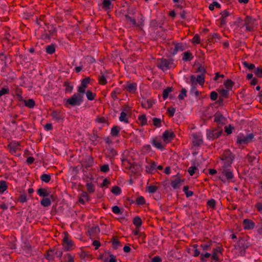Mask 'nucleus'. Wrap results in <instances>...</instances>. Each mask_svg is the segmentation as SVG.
<instances>
[{
	"mask_svg": "<svg viewBox=\"0 0 262 262\" xmlns=\"http://www.w3.org/2000/svg\"><path fill=\"white\" fill-rule=\"evenodd\" d=\"M157 67L163 72L167 70L174 68L176 64L172 58L166 59L164 58H158L157 60Z\"/></svg>",
	"mask_w": 262,
	"mask_h": 262,
	"instance_id": "obj_1",
	"label": "nucleus"
},
{
	"mask_svg": "<svg viewBox=\"0 0 262 262\" xmlns=\"http://www.w3.org/2000/svg\"><path fill=\"white\" fill-rule=\"evenodd\" d=\"M83 101V95L81 94L75 93L70 98L66 100L64 105L67 107H69L70 106H79L81 105Z\"/></svg>",
	"mask_w": 262,
	"mask_h": 262,
	"instance_id": "obj_2",
	"label": "nucleus"
},
{
	"mask_svg": "<svg viewBox=\"0 0 262 262\" xmlns=\"http://www.w3.org/2000/svg\"><path fill=\"white\" fill-rule=\"evenodd\" d=\"M223 133V129L217 126L216 127H211L206 130V136L208 140H215L220 137Z\"/></svg>",
	"mask_w": 262,
	"mask_h": 262,
	"instance_id": "obj_3",
	"label": "nucleus"
},
{
	"mask_svg": "<svg viewBox=\"0 0 262 262\" xmlns=\"http://www.w3.org/2000/svg\"><path fill=\"white\" fill-rule=\"evenodd\" d=\"M254 135L252 133L247 134L246 136L242 134H240L236 137V143L240 145H247L252 141Z\"/></svg>",
	"mask_w": 262,
	"mask_h": 262,
	"instance_id": "obj_4",
	"label": "nucleus"
},
{
	"mask_svg": "<svg viewBox=\"0 0 262 262\" xmlns=\"http://www.w3.org/2000/svg\"><path fill=\"white\" fill-rule=\"evenodd\" d=\"M64 237L62 239V245L65 251H69L74 248V244L71 240L69 239V233L67 231L63 232Z\"/></svg>",
	"mask_w": 262,
	"mask_h": 262,
	"instance_id": "obj_5",
	"label": "nucleus"
},
{
	"mask_svg": "<svg viewBox=\"0 0 262 262\" xmlns=\"http://www.w3.org/2000/svg\"><path fill=\"white\" fill-rule=\"evenodd\" d=\"M193 141L192 143L194 146H200L203 144V140L201 134L193 133L192 134Z\"/></svg>",
	"mask_w": 262,
	"mask_h": 262,
	"instance_id": "obj_6",
	"label": "nucleus"
},
{
	"mask_svg": "<svg viewBox=\"0 0 262 262\" xmlns=\"http://www.w3.org/2000/svg\"><path fill=\"white\" fill-rule=\"evenodd\" d=\"M220 158L223 161H233L234 159V155L229 149H226L224 151Z\"/></svg>",
	"mask_w": 262,
	"mask_h": 262,
	"instance_id": "obj_7",
	"label": "nucleus"
},
{
	"mask_svg": "<svg viewBox=\"0 0 262 262\" xmlns=\"http://www.w3.org/2000/svg\"><path fill=\"white\" fill-rule=\"evenodd\" d=\"M223 249L220 247H217L216 248L213 249V252L211 256V259L215 260L216 262H221V259L219 257L217 253H220L222 254Z\"/></svg>",
	"mask_w": 262,
	"mask_h": 262,
	"instance_id": "obj_8",
	"label": "nucleus"
},
{
	"mask_svg": "<svg viewBox=\"0 0 262 262\" xmlns=\"http://www.w3.org/2000/svg\"><path fill=\"white\" fill-rule=\"evenodd\" d=\"M0 60L4 63V67H7L8 62L10 63L12 62V55L7 54H5L4 53H0Z\"/></svg>",
	"mask_w": 262,
	"mask_h": 262,
	"instance_id": "obj_9",
	"label": "nucleus"
},
{
	"mask_svg": "<svg viewBox=\"0 0 262 262\" xmlns=\"http://www.w3.org/2000/svg\"><path fill=\"white\" fill-rule=\"evenodd\" d=\"M174 137V133L173 132H169L168 130H166L162 135L163 139L165 142H170Z\"/></svg>",
	"mask_w": 262,
	"mask_h": 262,
	"instance_id": "obj_10",
	"label": "nucleus"
},
{
	"mask_svg": "<svg viewBox=\"0 0 262 262\" xmlns=\"http://www.w3.org/2000/svg\"><path fill=\"white\" fill-rule=\"evenodd\" d=\"M124 86L127 92L131 94H135L137 90V84L136 83H129L127 82Z\"/></svg>",
	"mask_w": 262,
	"mask_h": 262,
	"instance_id": "obj_11",
	"label": "nucleus"
},
{
	"mask_svg": "<svg viewBox=\"0 0 262 262\" xmlns=\"http://www.w3.org/2000/svg\"><path fill=\"white\" fill-rule=\"evenodd\" d=\"M243 225L244 229L251 230L254 228L255 223L250 219H245L243 222Z\"/></svg>",
	"mask_w": 262,
	"mask_h": 262,
	"instance_id": "obj_12",
	"label": "nucleus"
},
{
	"mask_svg": "<svg viewBox=\"0 0 262 262\" xmlns=\"http://www.w3.org/2000/svg\"><path fill=\"white\" fill-rule=\"evenodd\" d=\"M124 162L126 161L127 162V165L126 168L127 169L130 170L132 173H133L135 174H136L138 173L139 166L136 163H135V162L130 163L127 160H124Z\"/></svg>",
	"mask_w": 262,
	"mask_h": 262,
	"instance_id": "obj_13",
	"label": "nucleus"
},
{
	"mask_svg": "<svg viewBox=\"0 0 262 262\" xmlns=\"http://www.w3.org/2000/svg\"><path fill=\"white\" fill-rule=\"evenodd\" d=\"M220 14L222 15V16L219 20L220 21V27H223L226 23V18L229 16L230 14L227 10H225L221 12Z\"/></svg>",
	"mask_w": 262,
	"mask_h": 262,
	"instance_id": "obj_14",
	"label": "nucleus"
},
{
	"mask_svg": "<svg viewBox=\"0 0 262 262\" xmlns=\"http://www.w3.org/2000/svg\"><path fill=\"white\" fill-rule=\"evenodd\" d=\"M101 6L103 10L108 12L113 9L114 5L111 0H103Z\"/></svg>",
	"mask_w": 262,
	"mask_h": 262,
	"instance_id": "obj_15",
	"label": "nucleus"
},
{
	"mask_svg": "<svg viewBox=\"0 0 262 262\" xmlns=\"http://www.w3.org/2000/svg\"><path fill=\"white\" fill-rule=\"evenodd\" d=\"M245 26L246 28V30L248 31H252L253 30L254 27L252 22V18L250 16H246L245 20Z\"/></svg>",
	"mask_w": 262,
	"mask_h": 262,
	"instance_id": "obj_16",
	"label": "nucleus"
},
{
	"mask_svg": "<svg viewBox=\"0 0 262 262\" xmlns=\"http://www.w3.org/2000/svg\"><path fill=\"white\" fill-rule=\"evenodd\" d=\"M60 113V111L54 110L52 112L51 115L53 119L57 122H59L61 120H63L64 118Z\"/></svg>",
	"mask_w": 262,
	"mask_h": 262,
	"instance_id": "obj_17",
	"label": "nucleus"
},
{
	"mask_svg": "<svg viewBox=\"0 0 262 262\" xmlns=\"http://www.w3.org/2000/svg\"><path fill=\"white\" fill-rule=\"evenodd\" d=\"M146 161L148 163V164L145 166L146 171L147 172L151 173L153 170H155L157 164L155 161L152 160H149V162H148L147 159H146Z\"/></svg>",
	"mask_w": 262,
	"mask_h": 262,
	"instance_id": "obj_18",
	"label": "nucleus"
},
{
	"mask_svg": "<svg viewBox=\"0 0 262 262\" xmlns=\"http://www.w3.org/2000/svg\"><path fill=\"white\" fill-rule=\"evenodd\" d=\"M220 170L227 180H231L233 178V173L230 169H220Z\"/></svg>",
	"mask_w": 262,
	"mask_h": 262,
	"instance_id": "obj_19",
	"label": "nucleus"
},
{
	"mask_svg": "<svg viewBox=\"0 0 262 262\" xmlns=\"http://www.w3.org/2000/svg\"><path fill=\"white\" fill-rule=\"evenodd\" d=\"M49 188H40L37 190V193L40 196L43 198H47L49 196L50 191L49 190Z\"/></svg>",
	"mask_w": 262,
	"mask_h": 262,
	"instance_id": "obj_20",
	"label": "nucleus"
},
{
	"mask_svg": "<svg viewBox=\"0 0 262 262\" xmlns=\"http://www.w3.org/2000/svg\"><path fill=\"white\" fill-rule=\"evenodd\" d=\"M88 232L90 236H94L100 233V230L98 225H93L89 228Z\"/></svg>",
	"mask_w": 262,
	"mask_h": 262,
	"instance_id": "obj_21",
	"label": "nucleus"
},
{
	"mask_svg": "<svg viewBox=\"0 0 262 262\" xmlns=\"http://www.w3.org/2000/svg\"><path fill=\"white\" fill-rule=\"evenodd\" d=\"M214 117V122H216L219 124L221 123L225 120V118L223 116V115L221 114V113L219 111L215 113Z\"/></svg>",
	"mask_w": 262,
	"mask_h": 262,
	"instance_id": "obj_22",
	"label": "nucleus"
},
{
	"mask_svg": "<svg viewBox=\"0 0 262 262\" xmlns=\"http://www.w3.org/2000/svg\"><path fill=\"white\" fill-rule=\"evenodd\" d=\"M45 257L49 261H54L55 260L53 249H49L46 251Z\"/></svg>",
	"mask_w": 262,
	"mask_h": 262,
	"instance_id": "obj_23",
	"label": "nucleus"
},
{
	"mask_svg": "<svg viewBox=\"0 0 262 262\" xmlns=\"http://www.w3.org/2000/svg\"><path fill=\"white\" fill-rule=\"evenodd\" d=\"M185 47L182 43H176L175 44L174 49L171 52V54L175 55L178 51H183L184 50Z\"/></svg>",
	"mask_w": 262,
	"mask_h": 262,
	"instance_id": "obj_24",
	"label": "nucleus"
},
{
	"mask_svg": "<svg viewBox=\"0 0 262 262\" xmlns=\"http://www.w3.org/2000/svg\"><path fill=\"white\" fill-rule=\"evenodd\" d=\"M84 181H85L86 182L85 186L86 187L87 191L90 193H94L95 191V185L91 182H89V181L88 180H85V179H84Z\"/></svg>",
	"mask_w": 262,
	"mask_h": 262,
	"instance_id": "obj_25",
	"label": "nucleus"
},
{
	"mask_svg": "<svg viewBox=\"0 0 262 262\" xmlns=\"http://www.w3.org/2000/svg\"><path fill=\"white\" fill-rule=\"evenodd\" d=\"M121 127L119 126H114L111 129V135L113 137H118Z\"/></svg>",
	"mask_w": 262,
	"mask_h": 262,
	"instance_id": "obj_26",
	"label": "nucleus"
},
{
	"mask_svg": "<svg viewBox=\"0 0 262 262\" xmlns=\"http://www.w3.org/2000/svg\"><path fill=\"white\" fill-rule=\"evenodd\" d=\"M20 146V144L18 142H13L9 144L8 147L10 148V151L11 152H16V150Z\"/></svg>",
	"mask_w": 262,
	"mask_h": 262,
	"instance_id": "obj_27",
	"label": "nucleus"
},
{
	"mask_svg": "<svg viewBox=\"0 0 262 262\" xmlns=\"http://www.w3.org/2000/svg\"><path fill=\"white\" fill-rule=\"evenodd\" d=\"M239 247L240 249L246 250L249 247V243L248 242L245 241L242 238H240L238 240Z\"/></svg>",
	"mask_w": 262,
	"mask_h": 262,
	"instance_id": "obj_28",
	"label": "nucleus"
},
{
	"mask_svg": "<svg viewBox=\"0 0 262 262\" xmlns=\"http://www.w3.org/2000/svg\"><path fill=\"white\" fill-rule=\"evenodd\" d=\"M190 83L191 84L192 88L190 90V93H192L194 90L196 89V78L195 76L193 75H191L190 79Z\"/></svg>",
	"mask_w": 262,
	"mask_h": 262,
	"instance_id": "obj_29",
	"label": "nucleus"
},
{
	"mask_svg": "<svg viewBox=\"0 0 262 262\" xmlns=\"http://www.w3.org/2000/svg\"><path fill=\"white\" fill-rule=\"evenodd\" d=\"M193 58L192 54L190 51H188L183 53V60L185 61H188L191 60Z\"/></svg>",
	"mask_w": 262,
	"mask_h": 262,
	"instance_id": "obj_30",
	"label": "nucleus"
},
{
	"mask_svg": "<svg viewBox=\"0 0 262 262\" xmlns=\"http://www.w3.org/2000/svg\"><path fill=\"white\" fill-rule=\"evenodd\" d=\"M151 144L159 149L162 150L164 148V147L162 145L161 142L160 140H158L157 138H154L152 140Z\"/></svg>",
	"mask_w": 262,
	"mask_h": 262,
	"instance_id": "obj_31",
	"label": "nucleus"
},
{
	"mask_svg": "<svg viewBox=\"0 0 262 262\" xmlns=\"http://www.w3.org/2000/svg\"><path fill=\"white\" fill-rule=\"evenodd\" d=\"M217 91L220 94V96L224 98H228L229 97V90L224 89H219Z\"/></svg>",
	"mask_w": 262,
	"mask_h": 262,
	"instance_id": "obj_32",
	"label": "nucleus"
},
{
	"mask_svg": "<svg viewBox=\"0 0 262 262\" xmlns=\"http://www.w3.org/2000/svg\"><path fill=\"white\" fill-rule=\"evenodd\" d=\"M182 180L180 178H177L174 180L171 181V186L175 189L179 188L181 186Z\"/></svg>",
	"mask_w": 262,
	"mask_h": 262,
	"instance_id": "obj_33",
	"label": "nucleus"
},
{
	"mask_svg": "<svg viewBox=\"0 0 262 262\" xmlns=\"http://www.w3.org/2000/svg\"><path fill=\"white\" fill-rule=\"evenodd\" d=\"M133 224L137 229L140 228L142 224V221L141 217L139 216L135 217L133 220Z\"/></svg>",
	"mask_w": 262,
	"mask_h": 262,
	"instance_id": "obj_34",
	"label": "nucleus"
},
{
	"mask_svg": "<svg viewBox=\"0 0 262 262\" xmlns=\"http://www.w3.org/2000/svg\"><path fill=\"white\" fill-rule=\"evenodd\" d=\"M40 204L43 207H49L51 204L50 199L48 198H43L40 201Z\"/></svg>",
	"mask_w": 262,
	"mask_h": 262,
	"instance_id": "obj_35",
	"label": "nucleus"
},
{
	"mask_svg": "<svg viewBox=\"0 0 262 262\" xmlns=\"http://www.w3.org/2000/svg\"><path fill=\"white\" fill-rule=\"evenodd\" d=\"M173 91L172 87L168 86L163 90V98L164 100L167 99L169 96V94Z\"/></svg>",
	"mask_w": 262,
	"mask_h": 262,
	"instance_id": "obj_36",
	"label": "nucleus"
},
{
	"mask_svg": "<svg viewBox=\"0 0 262 262\" xmlns=\"http://www.w3.org/2000/svg\"><path fill=\"white\" fill-rule=\"evenodd\" d=\"M25 105L30 108H33L35 105V101L33 99H29L27 100H24Z\"/></svg>",
	"mask_w": 262,
	"mask_h": 262,
	"instance_id": "obj_37",
	"label": "nucleus"
},
{
	"mask_svg": "<svg viewBox=\"0 0 262 262\" xmlns=\"http://www.w3.org/2000/svg\"><path fill=\"white\" fill-rule=\"evenodd\" d=\"M138 120L139 123L142 125L144 126L147 124V118L145 114H142L138 117Z\"/></svg>",
	"mask_w": 262,
	"mask_h": 262,
	"instance_id": "obj_38",
	"label": "nucleus"
},
{
	"mask_svg": "<svg viewBox=\"0 0 262 262\" xmlns=\"http://www.w3.org/2000/svg\"><path fill=\"white\" fill-rule=\"evenodd\" d=\"M141 105L145 108H150L152 105V101L151 99H147L144 102H142Z\"/></svg>",
	"mask_w": 262,
	"mask_h": 262,
	"instance_id": "obj_39",
	"label": "nucleus"
},
{
	"mask_svg": "<svg viewBox=\"0 0 262 262\" xmlns=\"http://www.w3.org/2000/svg\"><path fill=\"white\" fill-rule=\"evenodd\" d=\"M8 188L7 183L6 181H0V193L2 194Z\"/></svg>",
	"mask_w": 262,
	"mask_h": 262,
	"instance_id": "obj_40",
	"label": "nucleus"
},
{
	"mask_svg": "<svg viewBox=\"0 0 262 262\" xmlns=\"http://www.w3.org/2000/svg\"><path fill=\"white\" fill-rule=\"evenodd\" d=\"M46 52L49 54H53L55 52V45L51 44L46 47Z\"/></svg>",
	"mask_w": 262,
	"mask_h": 262,
	"instance_id": "obj_41",
	"label": "nucleus"
},
{
	"mask_svg": "<svg viewBox=\"0 0 262 262\" xmlns=\"http://www.w3.org/2000/svg\"><path fill=\"white\" fill-rule=\"evenodd\" d=\"M112 242L115 249H117L118 247L121 246L120 242L115 236L113 237Z\"/></svg>",
	"mask_w": 262,
	"mask_h": 262,
	"instance_id": "obj_42",
	"label": "nucleus"
},
{
	"mask_svg": "<svg viewBox=\"0 0 262 262\" xmlns=\"http://www.w3.org/2000/svg\"><path fill=\"white\" fill-rule=\"evenodd\" d=\"M234 82L232 81L231 79H227L224 82V85L227 90H230L232 89L233 86L234 85Z\"/></svg>",
	"mask_w": 262,
	"mask_h": 262,
	"instance_id": "obj_43",
	"label": "nucleus"
},
{
	"mask_svg": "<svg viewBox=\"0 0 262 262\" xmlns=\"http://www.w3.org/2000/svg\"><path fill=\"white\" fill-rule=\"evenodd\" d=\"M98 82L99 84L103 85H105L107 82L105 77L102 73H101V75L98 77Z\"/></svg>",
	"mask_w": 262,
	"mask_h": 262,
	"instance_id": "obj_44",
	"label": "nucleus"
},
{
	"mask_svg": "<svg viewBox=\"0 0 262 262\" xmlns=\"http://www.w3.org/2000/svg\"><path fill=\"white\" fill-rule=\"evenodd\" d=\"M85 94L88 99L91 101L94 100L96 96L95 93H93L90 90H88Z\"/></svg>",
	"mask_w": 262,
	"mask_h": 262,
	"instance_id": "obj_45",
	"label": "nucleus"
},
{
	"mask_svg": "<svg viewBox=\"0 0 262 262\" xmlns=\"http://www.w3.org/2000/svg\"><path fill=\"white\" fill-rule=\"evenodd\" d=\"M196 82L200 85H203L205 82V75L203 74L199 75L196 77Z\"/></svg>",
	"mask_w": 262,
	"mask_h": 262,
	"instance_id": "obj_46",
	"label": "nucleus"
},
{
	"mask_svg": "<svg viewBox=\"0 0 262 262\" xmlns=\"http://www.w3.org/2000/svg\"><path fill=\"white\" fill-rule=\"evenodd\" d=\"M212 244V241H209L207 244H201V247L204 251H207L211 248Z\"/></svg>",
	"mask_w": 262,
	"mask_h": 262,
	"instance_id": "obj_47",
	"label": "nucleus"
},
{
	"mask_svg": "<svg viewBox=\"0 0 262 262\" xmlns=\"http://www.w3.org/2000/svg\"><path fill=\"white\" fill-rule=\"evenodd\" d=\"M146 189L149 193H154L158 190V187L157 186L151 185L147 186Z\"/></svg>",
	"mask_w": 262,
	"mask_h": 262,
	"instance_id": "obj_48",
	"label": "nucleus"
},
{
	"mask_svg": "<svg viewBox=\"0 0 262 262\" xmlns=\"http://www.w3.org/2000/svg\"><path fill=\"white\" fill-rule=\"evenodd\" d=\"M53 252L54 253V256L56 255L57 257L59 258V259H61L62 256V251L59 249H56L54 248L53 249Z\"/></svg>",
	"mask_w": 262,
	"mask_h": 262,
	"instance_id": "obj_49",
	"label": "nucleus"
},
{
	"mask_svg": "<svg viewBox=\"0 0 262 262\" xmlns=\"http://www.w3.org/2000/svg\"><path fill=\"white\" fill-rule=\"evenodd\" d=\"M63 86L66 87V92H72L73 89V86L70 85L69 81H64L63 83Z\"/></svg>",
	"mask_w": 262,
	"mask_h": 262,
	"instance_id": "obj_50",
	"label": "nucleus"
},
{
	"mask_svg": "<svg viewBox=\"0 0 262 262\" xmlns=\"http://www.w3.org/2000/svg\"><path fill=\"white\" fill-rule=\"evenodd\" d=\"M152 122L153 125L157 127H160L162 125V121L160 118H154L152 119Z\"/></svg>",
	"mask_w": 262,
	"mask_h": 262,
	"instance_id": "obj_51",
	"label": "nucleus"
},
{
	"mask_svg": "<svg viewBox=\"0 0 262 262\" xmlns=\"http://www.w3.org/2000/svg\"><path fill=\"white\" fill-rule=\"evenodd\" d=\"M91 80V79L90 78V77L85 78L81 80L80 85H82L83 87L87 88L88 84L90 83Z\"/></svg>",
	"mask_w": 262,
	"mask_h": 262,
	"instance_id": "obj_52",
	"label": "nucleus"
},
{
	"mask_svg": "<svg viewBox=\"0 0 262 262\" xmlns=\"http://www.w3.org/2000/svg\"><path fill=\"white\" fill-rule=\"evenodd\" d=\"M117 154V151L113 148H110L108 150V156L110 158H114Z\"/></svg>",
	"mask_w": 262,
	"mask_h": 262,
	"instance_id": "obj_53",
	"label": "nucleus"
},
{
	"mask_svg": "<svg viewBox=\"0 0 262 262\" xmlns=\"http://www.w3.org/2000/svg\"><path fill=\"white\" fill-rule=\"evenodd\" d=\"M189 186L186 185L183 187V191L185 192L187 197L191 196L193 194V192L192 191H189Z\"/></svg>",
	"mask_w": 262,
	"mask_h": 262,
	"instance_id": "obj_54",
	"label": "nucleus"
},
{
	"mask_svg": "<svg viewBox=\"0 0 262 262\" xmlns=\"http://www.w3.org/2000/svg\"><path fill=\"white\" fill-rule=\"evenodd\" d=\"M111 192L115 195H119L121 193V188L118 186L113 187Z\"/></svg>",
	"mask_w": 262,
	"mask_h": 262,
	"instance_id": "obj_55",
	"label": "nucleus"
},
{
	"mask_svg": "<svg viewBox=\"0 0 262 262\" xmlns=\"http://www.w3.org/2000/svg\"><path fill=\"white\" fill-rule=\"evenodd\" d=\"M126 113L124 111L122 112L120 114V116L119 117V120L120 121H123L125 123H128V119L126 118Z\"/></svg>",
	"mask_w": 262,
	"mask_h": 262,
	"instance_id": "obj_56",
	"label": "nucleus"
},
{
	"mask_svg": "<svg viewBox=\"0 0 262 262\" xmlns=\"http://www.w3.org/2000/svg\"><path fill=\"white\" fill-rule=\"evenodd\" d=\"M40 179L43 182L48 183L51 180V176L44 173L41 176Z\"/></svg>",
	"mask_w": 262,
	"mask_h": 262,
	"instance_id": "obj_57",
	"label": "nucleus"
},
{
	"mask_svg": "<svg viewBox=\"0 0 262 262\" xmlns=\"http://www.w3.org/2000/svg\"><path fill=\"white\" fill-rule=\"evenodd\" d=\"M136 204L138 205H143L145 204V200L143 196H138L136 200Z\"/></svg>",
	"mask_w": 262,
	"mask_h": 262,
	"instance_id": "obj_58",
	"label": "nucleus"
},
{
	"mask_svg": "<svg viewBox=\"0 0 262 262\" xmlns=\"http://www.w3.org/2000/svg\"><path fill=\"white\" fill-rule=\"evenodd\" d=\"M184 97H187V90L185 88H183L178 96V98L179 100H183Z\"/></svg>",
	"mask_w": 262,
	"mask_h": 262,
	"instance_id": "obj_59",
	"label": "nucleus"
},
{
	"mask_svg": "<svg viewBox=\"0 0 262 262\" xmlns=\"http://www.w3.org/2000/svg\"><path fill=\"white\" fill-rule=\"evenodd\" d=\"M207 205L211 208L214 209L216 206V201L215 200L211 199L207 201Z\"/></svg>",
	"mask_w": 262,
	"mask_h": 262,
	"instance_id": "obj_60",
	"label": "nucleus"
},
{
	"mask_svg": "<svg viewBox=\"0 0 262 262\" xmlns=\"http://www.w3.org/2000/svg\"><path fill=\"white\" fill-rule=\"evenodd\" d=\"M196 170H198L197 167L195 166H192L188 168V172L191 176H192L196 172Z\"/></svg>",
	"mask_w": 262,
	"mask_h": 262,
	"instance_id": "obj_61",
	"label": "nucleus"
},
{
	"mask_svg": "<svg viewBox=\"0 0 262 262\" xmlns=\"http://www.w3.org/2000/svg\"><path fill=\"white\" fill-rule=\"evenodd\" d=\"M254 74L258 77L262 78V67H257L254 71Z\"/></svg>",
	"mask_w": 262,
	"mask_h": 262,
	"instance_id": "obj_62",
	"label": "nucleus"
},
{
	"mask_svg": "<svg viewBox=\"0 0 262 262\" xmlns=\"http://www.w3.org/2000/svg\"><path fill=\"white\" fill-rule=\"evenodd\" d=\"M176 112V108L172 107H169L167 108V113L170 117H173Z\"/></svg>",
	"mask_w": 262,
	"mask_h": 262,
	"instance_id": "obj_63",
	"label": "nucleus"
},
{
	"mask_svg": "<svg viewBox=\"0 0 262 262\" xmlns=\"http://www.w3.org/2000/svg\"><path fill=\"white\" fill-rule=\"evenodd\" d=\"M64 258L66 259V262H74V257L70 253L65 255Z\"/></svg>",
	"mask_w": 262,
	"mask_h": 262,
	"instance_id": "obj_64",
	"label": "nucleus"
}]
</instances>
